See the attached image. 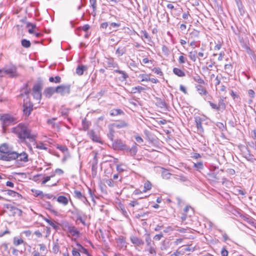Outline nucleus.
<instances>
[{
	"label": "nucleus",
	"instance_id": "obj_1",
	"mask_svg": "<svg viewBox=\"0 0 256 256\" xmlns=\"http://www.w3.org/2000/svg\"><path fill=\"white\" fill-rule=\"evenodd\" d=\"M12 132L16 134L18 137L24 140L28 139L30 142H33L36 140V135L32 134L28 128L22 124H20L12 128Z\"/></svg>",
	"mask_w": 256,
	"mask_h": 256
},
{
	"label": "nucleus",
	"instance_id": "obj_2",
	"mask_svg": "<svg viewBox=\"0 0 256 256\" xmlns=\"http://www.w3.org/2000/svg\"><path fill=\"white\" fill-rule=\"evenodd\" d=\"M0 160L4 161L13 160L16 156V152L14 151L8 145H0Z\"/></svg>",
	"mask_w": 256,
	"mask_h": 256
},
{
	"label": "nucleus",
	"instance_id": "obj_3",
	"mask_svg": "<svg viewBox=\"0 0 256 256\" xmlns=\"http://www.w3.org/2000/svg\"><path fill=\"white\" fill-rule=\"evenodd\" d=\"M112 148L114 150H122L125 154H129L130 156L136 155L138 151V148L136 146H133L131 148L128 146L127 145H112Z\"/></svg>",
	"mask_w": 256,
	"mask_h": 256
},
{
	"label": "nucleus",
	"instance_id": "obj_4",
	"mask_svg": "<svg viewBox=\"0 0 256 256\" xmlns=\"http://www.w3.org/2000/svg\"><path fill=\"white\" fill-rule=\"evenodd\" d=\"M224 172L222 170H214L208 173V176L210 180L218 182L220 180H222V183H224L226 178L222 176Z\"/></svg>",
	"mask_w": 256,
	"mask_h": 256
},
{
	"label": "nucleus",
	"instance_id": "obj_5",
	"mask_svg": "<svg viewBox=\"0 0 256 256\" xmlns=\"http://www.w3.org/2000/svg\"><path fill=\"white\" fill-rule=\"evenodd\" d=\"M33 110V104L28 100H24L23 104L24 114L28 116Z\"/></svg>",
	"mask_w": 256,
	"mask_h": 256
},
{
	"label": "nucleus",
	"instance_id": "obj_6",
	"mask_svg": "<svg viewBox=\"0 0 256 256\" xmlns=\"http://www.w3.org/2000/svg\"><path fill=\"white\" fill-rule=\"evenodd\" d=\"M56 93L62 96L68 94L70 93V84H62L56 87Z\"/></svg>",
	"mask_w": 256,
	"mask_h": 256
},
{
	"label": "nucleus",
	"instance_id": "obj_7",
	"mask_svg": "<svg viewBox=\"0 0 256 256\" xmlns=\"http://www.w3.org/2000/svg\"><path fill=\"white\" fill-rule=\"evenodd\" d=\"M108 132L107 134V136L108 138L114 143L113 144H121L122 142L118 140L115 136V130L110 125L108 126Z\"/></svg>",
	"mask_w": 256,
	"mask_h": 256
},
{
	"label": "nucleus",
	"instance_id": "obj_8",
	"mask_svg": "<svg viewBox=\"0 0 256 256\" xmlns=\"http://www.w3.org/2000/svg\"><path fill=\"white\" fill-rule=\"evenodd\" d=\"M4 74H8L10 78H16L18 75L16 67L12 64L9 67L4 68Z\"/></svg>",
	"mask_w": 256,
	"mask_h": 256
},
{
	"label": "nucleus",
	"instance_id": "obj_9",
	"mask_svg": "<svg viewBox=\"0 0 256 256\" xmlns=\"http://www.w3.org/2000/svg\"><path fill=\"white\" fill-rule=\"evenodd\" d=\"M14 160H16L18 164L20 162H28V154L24 152L20 153L16 152V156H14Z\"/></svg>",
	"mask_w": 256,
	"mask_h": 256
},
{
	"label": "nucleus",
	"instance_id": "obj_10",
	"mask_svg": "<svg viewBox=\"0 0 256 256\" xmlns=\"http://www.w3.org/2000/svg\"><path fill=\"white\" fill-rule=\"evenodd\" d=\"M2 122L3 130H5V127L8 126L14 121V118L9 114H4L0 118Z\"/></svg>",
	"mask_w": 256,
	"mask_h": 256
},
{
	"label": "nucleus",
	"instance_id": "obj_11",
	"mask_svg": "<svg viewBox=\"0 0 256 256\" xmlns=\"http://www.w3.org/2000/svg\"><path fill=\"white\" fill-rule=\"evenodd\" d=\"M69 212H70L74 216H76V220H80L82 223L84 224V220L82 219V216H84V214L82 211L79 210L76 208H74V210H70Z\"/></svg>",
	"mask_w": 256,
	"mask_h": 256
},
{
	"label": "nucleus",
	"instance_id": "obj_12",
	"mask_svg": "<svg viewBox=\"0 0 256 256\" xmlns=\"http://www.w3.org/2000/svg\"><path fill=\"white\" fill-rule=\"evenodd\" d=\"M109 125L110 126H112L114 130L115 128L120 129L128 127V124L124 120L118 121L117 122L110 124Z\"/></svg>",
	"mask_w": 256,
	"mask_h": 256
},
{
	"label": "nucleus",
	"instance_id": "obj_13",
	"mask_svg": "<svg viewBox=\"0 0 256 256\" xmlns=\"http://www.w3.org/2000/svg\"><path fill=\"white\" fill-rule=\"evenodd\" d=\"M242 218L244 221L249 224L251 226L256 228V220L248 215L242 216Z\"/></svg>",
	"mask_w": 256,
	"mask_h": 256
},
{
	"label": "nucleus",
	"instance_id": "obj_14",
	"mask_svg": "<svg viewBox=\"0 0 256 256\" xmlns=\"http://www.w3.org/2000/svg\"><path fill=\"white\" fill-rule=\"evenodd\" d=\"M89 136L93 142L102 143L101 138L94 130H91L90 132Z\"/></svg>",
	"mask_w": 256,
	"mask_h": 256
},
{
	"label": "nucleus",
	"instance_id": "obj_15",
	"mask_svg": "<svg viewBox=\"0 0 256 256\" xmlns=\"http://www.w3.org/2000/svg\"><path fill=\"white\" fill-rule=\"evenodd\" d=\"M203 122H204V120L203 118L198 116L195 118L196 126L197 128L198 131L200 132H204V129L202 126V123Z\"/></svg>",
	"mask_w": 256,
	"mask_h": 256
},
{
	"label": "nucleus",
	"instance_id": "obj_16",
	"mask_svg": "<svg viewBox=\"0 0 256 256\" xmlns=\"http://www.w3.org/2000/svg\"><path fill=\"white\" fill-rule=\"evenodd\" d=\"M55 92L56 93V88L48 87L45 89L44 93L46 98H50Z\"/></svg>",
	"mask_w": 256,
	"mask_h": 256
},
{
	"label": "nucleus",
	"instance_id": "obj_17",
	"mask_svg": "<svg viewBox=\"0 0 256 256\" xmlns=\"http://www.w3.org/2000/svg\"><path fill=\"white\" fill-rule=\"evenodd\" d=\"M136 34L140 36L142 40H144V38H146L148 40V42H152L151 37L149 36L146 30H142L140 32V34H138L136 32Z\"/></svg>",
	"mask_w": 256,
	"mask_h": 256
},
{
	"label": "nucleus",
	"instance_id": "obj_18",
	"mask_svg": "<svg viewBox=\"0 0 256 256\" xmlns=\"http://www.w3.org/2000/svg\"><path fill=\"white\" fill-rule=\"evenodd\" d=\"M114 72L121 75V76L119 78V79L122 82L126 80V79L128 78V74L124 71L116 69L115 70Z\"/></svg>",
	"mask_w": 256,
	"mask_h": 256
},
{
	"label": "nucleus",
	"instance_id": "obj_19",
	"mask_svg": "<svg viewBox=\"0 0 256 256\" xmlns=\"http://www.w3.org/2000/svg\"><path fill=\"white\" fill-rule=\"evenodd\" d=\"M130 241L133 244L137 246H140L144 244V242L141 239L134 236L130 238Z\"/></svg>",
	"mask_w": 256,
	"mask_h": 256
},
{
	"label": "nucleus",
	"instance_id": "obj_20",
	"mask_svg": "<svg viewBox=\"0 0 256 256\" xmlns=\"http://www.w3.org/2000/svg\"><path fill=\"white\" fill-rule=\"evenodd\" d=\"M88 67L84 65H78L76 68V74L78 76H82L83 74L84 71L86 70Z\"/></svg>",
	"mask_w": 256,
	"mask_h": 256
},
{
	"label": "nucleus",
	"instance_id": "obj_21",
	"mask_svg": "<svg viewBox=\"0 0 256 256\" xmlns=\"http://www.w3.org/2000/svg\"><path fill=\"white\" fill-rule=\"evenodd\" d=\"M68 230L72 236L78 237L80 236V233L77 230V229L74 226H70L68 228Z\"/></svg>",
	"mask_w": 256,
	"mask_h": 256
},
{
	"label": "nucleus",
	"instance_id": "obj_22",
	"mask_svg": "<svg viewBox=\"0 0 256 256\" xmlns=\"http://www.w3.org/2000/svg\"><path fill=\"white\" fill-rule=\"evenodd\" d=\"M196 90L202 96V95H206L208 94V92L206 89L203 86H202L200 84H198L196 86Z\"/></svg>",
	"mask_w": 256,
	"mask_h": 256
},
{
	"label": "nucleus",
	"instance_id": "obj_23",
	"mask_svg": "<svg viewBox=\"0 0 256 256\" xmlns=\"http://www.w3.org/2000/svg\"><path fill=\"white\" fill-rule=\"evenodd\" d=\"M94 155L93 158V161L92 162V170H97L98 168V158H97V154L98 153L96 152H94Z\"/></svg>",
	"mask_w": 256,
	"mask_h": 256
},
{
	"label": "nucleus",
	"instance_id": "obj_24",
	"mask_svg": "<svg viewBox=\"0 0 256 256\" xmlns=\"http://www.w3.org/2000/svg\"><path fill=\"white\" fill-rule=\"evenodd\" d=\"M57 201L59 203L62 204L64 206L67 205L68 202V198L63 196H58V198H57Z\"/></svg>",
	"mask_w": 256,
	"mask_h": 256
},
{
	"label": "nucleus",
	"instance_id": "obj_25",
	"mask_svg": "<svg viewBox=\"0 0 256 256\" xmlns=\"http://www.w3.org/2000/svg\"><path fill=\"white\" fill-rule=\"evenodd\" d=\"M118 64L116 62H114L112 59L108 60L106 62V68H118Z\"/></svg>",
	"mask_w": 256,
	"mask_h": 256
},
{
	"label": "nucleus",
	"instance_id": "obj_26",
	"mask_svg": "<svg viewBox=\"0 0 256 256\" xmlns=\"http://www.w3.org/2000/svg\"><path fill=\"white\" fill-rule=\"evenodd\" d=\"M173 72L174 74L180 77H184L186 76L185 72L182 70L174 68H173Z\"/></svg>",
	"mask_w": 256,
	"mask_h": 256
},
{
	"label": "nucleus",
	"instance_id": "obj_27",
	"mask_svg": "<svg viewBox=\"0 0 256 256\" xmlns=\"http://www.w3.org/2000/svg\"><path fill=\"white\" fill-rule=\"evenodd\" d=\"M30 92V88H28V84H24V88L21 90V94L20 95V96H22L24 94L26 95H28Z\"/></svg>",
	"mask_w": 256,
	"mask_h": 256
},
{
	"label": "nucleus",
	"instance_id": "obj_28",
	"mask_svg": "<svg viewBox=\"0 0 256 256\" xmlns=\"http://www.w3.org/2000/svg\"><path fill=\"white\" fill-rule=\"evenodd\" d=\"M218 109L219 111L222 112L223 110H225L226 104L224 102V100L220 98L218 100Z\"/></svg>",
	"mask_w": 256,
	"mask_h": 256
},
{
	"label": "nucleus",
	"instance_id": "obj_29",
	"mask_svg": "<svg viewBox=\"0 0 256 256\" xmlns=\"http://www.w3.org/2000/svg\"><path fill=\"white\" fill-rule=\"evenodd\" d=\"M192 79L196 82L199 84H205V82L204 80H202L201 77L198 74H195L192 76Z\"/></svg>",
	"mask_w": 256,
	"mask_h": 256
},
{
	"label": "nucleus",
	"instance_id": "obj_30",
	"mask_svg": "<svg viewBox=\"0 0 256 256\" xmlns=\"http://www.w3.org/2000/svg\"><path fill=\"white\" fill-rule=\"evenodd\" d=\"M144 90V88L138 86L136 87L132 88H131L130 92L132 94H136V92L140 93L142 90Z\"/></svg>",
	"mask_w": 256,
	"mask_h": 256
},
{
	"label": "nucleus",
	"instance_id": "obj_31",
	"mask_svg": "<svg viewBox=\"0 0 256 256\" xmlns=\"http://www.w3.org/2000/svg\"><path fill=\"white\" fill-rule=\"evenodd\" d=\"M200 32L196 30H194L190 34V38L194 39L198 38Z\"/></svg>",
	"mask_w": 256,
	"mask_h": 256
},
{
	"label": "nucleus",
	"instance_id": "obj_32",
	"mask_svg": "<svg viewBox=\"0 0 256 256\" xmlns=\"http://www.w3.org/2000/svg\"><path fill=\"white\" fill-rule=\"evenodd\" d=\"M126 52V49L125 48H121L119 47L117 48L116 52V54H117L118 56H120L124 54Z\"/></svg>",
	"mask_w": 256,
	"mask_h": 256
},
{
	"label": "nucleus",
	"instance_id": "obj_33",
	"mask_svg": "<svg viewBox=\"0 0 256 256\" xmlns=\"http://www.w3.org/2000/svg\"><path fill=\"white\" fill-rule=\"evenodd\" d=\"M123 114V111L120 109H114L110 112V115L112 116H116Z\"/></svg>",
	"mask_w": 256,
	"mask_h": 256
},
{
	"label": "nucleus",
	"instance_id": "obj_34",
	"mask_svg": "<svg viewBox=\"0 0 256 256\" xmlns=\"http://www.w3.org/2000/svg\"><path fill=\"white\" fill-rule=\"evenodd\" d=\"M197 52L196 50L191 51L188 52V56L190 60L195 62L196 60Z\"/></svg>",
	"mask_w": 256,
	"mask_h": 256
},
{
	"label": "nucleus",
	"instance_id": "obj_35",
	"mask_svg": "<svg viewBox=\"0 0 256 256\" xmlns=\"http://www.w3.org/2000/svg\"><path fill=\"white\" fill-rule=\"evenodd\" d=\"M6 194L12 197L20 198V196H21V195L20 194L12 190H6Z\"/></svg>",
	"mask_w": 256,
	"mask_h": 256
},
{
	"label": "nucleus",
	"instance_id": "obj_36",
	"mask_svg": "<svg viewBox=\"0 0 256 256\" xmlns=\"http://www.w3.org/2000/svg\"><path fill=\"white\" fill-rule=\"evenodd\" d=\"M76 246H78L77 250L80 252H83L86 255L89 254L88 250L86 248H84L81 244H77Z\"/></svg>",
	"mask_w": 256,
	"mask_h": 256
},
{
	"label": "nucleus",
	"instance_id": "obj_37",
	"mask_svg": "<svg viewBox=\"0 0 256 256\" xmlns=\"http://www.w3.org/2000/svg\"><path fill=\"white\" fill-rule=\"evenodd\" d=\"M42 86L40 84H35L32 88L33 92H41Z\"/></svg>",
	"mask_w": 256,
	"mask_h": 256
},
{
	"label": "nucleus",
	"instance_id": "obj_38",
	"mask_svg": "<svg viewBox=\"0 0 256 256\" xmlns=\"http://www.w3.org/2000/svg\"><path fill=\"white\" fill-rule=\"evenodd\" d=\"M145 240L146 244V248L154 245V242H152V240L149 234L146 236Z\"/></svg>",
	"mask_w": 256,
	"mask_h": 256
},
{
	"label": "nucleus",
	"instance_id": "obj_39",
	"mask_svg": "<svg viewBox=\"0 0 256 256\" xmlns=\"http://www.w3.org/2000/svg\"><path fill=\"white\" fill-rule=\"evenodd\" d=\"M21 44L22 46L25 48H28L31 46V43L30 41L26 39L22 40Z\"/></svg>",
	"mask_w": 256,
	"mask_h": 256
},
{
	"label": "nucleus",
	"instance_id": "obj_40",
	"mask_svg": "<svg viewBox=\"0 0 256 256\" xmlns=\"http://www.w3.org/2000/svg\"><path fill=\"white\" fill-rule=\"evenodd\" d=\"M201 150L204 151L206 154L211 156L213 155L214 153L212 152L210 148L208 146H206V145H202V147L200 148Z\"/></svg>",
	"mask_w": 256,
	"mask_h": 256
},
{
	"label": "nucleus",
	"instance_id": "obj_41",
	"mask_svg": "<svg viewBox=\"0 0 256 256\" xmlns=\"http://www.w3.org/2000/svg\"><path fill=\"white\" fill-rule=\"evenodd\" d=\"M49 81L51 82H54V83H60L61 81V78L60 76H56L54 78V77H50L49 78Z\"/></svg>",
	"mask_w": 256,
	"mask_h": 256
},
{
	"label": "nucleus",
	"instance_id": "obj_42",
	"mask_svg": "<svg viewBox=\"0 0 256 256\" xmlns=\"http://www.w3.org/2000/svg\"><path fill=\"white\" fill-rule=\"evenodd\" d=\"M194 167L196 170H202L204 168V165L202 162H198L194 164Z\"/></svg>",
	"mask_w": 256,
	"mask_h": 256
},
{
	"label": "nucleus",
	"instance_id": "obj_43",
	"mask_svg": "<svg viewBox=\"0 0 256 256\" xmlns=\"http://www.w3.org/2000/svg\"><path fill=\"white\" fill-rule=\"evenodd\" d=\"M146 250L150 254H153L154 256L156 255V248L154 246L146 248Z\"/></svg>",
	"mask_w": 256,
	"mask_h": 256
},
{
	"label": "nucleus",
	"instance_id": "obj_44",
	"mask_svg": "<svg viewBox=\"0 0 256 256\" xmlns=\"http://www.w3.org/2000/svg\"><path fill=\"white\" fill-rule=\"evenodd\" d=\"M90 6L92 8L93 12L96 14V0H90Z\"/></svg>",
	"mask_w": 256,
	"mask_h": 256
},
{
	"label": "nucleus",
	"instance_id": "obj_45",
	"mask_svg": "<svg viewBox=\"0 0 256 256\" xmlns=\"http://www.w3.org/2000/svg\"><path fill=\"white\" fill-rule=\"evenodd\" d=\"M138 77L141 78L142 82H148L150 80V76L147 74H140Z\"/></svg>",
	"mask_w": 256,
	"mask_h": 256
},
{
	"label": "nucleus",
	"instance_id": "obj_46",
	"mask_svg": "<svg viewBox=\"0 0 256 256\" xmlns=\"http://www.w3.org/2000/svg\"><path fill=\"white\" fill-rule=\"evenodd\" d=\"M82 124L83 129L84 130H87L89 128L90 123L88 121L86 120V118L82 120Z\"/></svg>",
	"mask_w": 256,
	"mask_h": 256
},
{
	"label": "nucleus",
	"instance_id": "obj_47",
	"mask_svg": "<svg viewBox=\"0 0 256 256\" xmlns=\"http://www.w3.org/2000/svg\"><path fill=\"white\" fill-rule=\"evenodd\" d=\"M44 220L50 226H52L55 230H57L58 228V226L56 224L52 221L50 220H49L47 218H44Z\"/></svg>",
	"mask_w": 256,
	"mask_h": 256
},
{
	"label": "nucleus",
	"instance_id": "obj_48",
	"mask_svg": "<svg viewBox=\"0 0 256 256\" xmlns=\"http://www.w3.org/2000/svg\"><path fill=\"white\" fill-rule=\"evenodd\" d=\"M152 188L151 183L148 181L144 184V188L142 190L143 192H146L147 190H150Z\"/></svg>",
	"mask_w": 256,
	"mask_h": 256
},
{
	"label": "nucleus",
	"instance_id": "obj_49",
	"mask_svg": "<svg viewBox=\"0 0 256 256\" xmlns=\"http://www.w3.org/2000/svg\"><path fill=\"white\" fill-rule=\"evenodd\" d=\"M171 175L172 174L166 170H164L162 173V176L164 179H169Z\"/></svg>",
	"mask_w": 256,
	"mask_h": 256
},
{
	"label": "nucleus",
	"instance_id": "obj_50",
	"mask_svg": "<svg viewBox=\"0 0 256 256\" xmlns=\"http://www.w3.org/2000/svg\"><path fill=\"white\" fill-rule=\"evenodd\" d=\"M116 243L118 245L123 246L126 244V241L123 237H120L116 240Z\"/></svg>",
	"mask_w": 256,
	"mask_h": 256
},
{
	"label": "nucleus",
	"instance_id": "obj_51",
	"mask_svg": "<svg viewBox=\"0 0 256 256\" xmlns=\"http://www.w3.org/2000/svg\"><path fill=\"white\" fill-rule=\"evenodd\" d=\"M23 242L24 240L22 238H18L16 237L14 238V244L16 246L21 244Z\"/></svg>",
	"mask_w": 256,
	"mask_h": 256
},
{
	"label": "nucleus",
	"instance_id": "obj_52",
	"mask_svg": "<svg viewBox=\"0 0 256 256\" xmlns=\"http://www.w3.org/2000/svg\"><path fill=\"white\" fill-rule=\"evenodd\" d=\"M26 26L27 27H30V26L31 27V28H30L28 30V32L30 34H34V30L36 28V26L35 24H31L30 22H28Z\"/></svg>",
	"mask_w": 256,
	"mask_h": 256
},
{
	"label": "nucleus",
	"instance_id": "obj_53",
	"mask_svg": "<svg viewBox=\"0 0 256 256\" xmlns=\"http://www.w3.org/2000/svg\"><path fill=\"white\" fill-rule=\"evenodd\" d=\"M122 214L125 216L127 217L128 216V212H127L126 211L124 206L122 205V204H120L119 205V208H118Z\"/></svg>",
	"mask_w": 256,
	"mask_h": 256
},
{
	"label": "nucleus",
	"instance_id": "obj_54",
	"mask_svg": "<svg viewBox=\"0 0 256 256\" xmlns=\"http://www.w3.org/2000/svg\"><path fill=\"white\" fill-rule=\"evenodd\" d=\"M152 72H154L155 74L160 76H162L163 75V72L161 70V69L159 68H154L152 70Z\"/></svg>",
	"mask_w": 256,
	"mask_h": 256
},
{
	"label": "nucleus",
	"instance_id": "obj_55",
	"mask_svg": "<svg viewBox=\"0 0 256 256\" xmlns=\"http://www.w3.org/2000/svg\"><path fill=\"white\" fill-rule=\"evenodd\" d=\"M12 213L14 216L18 215V216H20L22 214V210L17 208H14V210H13Z\"/></svg>",
	"mask_w": 256,
	"mask_h": 256
},
{
	"label": "nucleus",
	"instance_id": "obj_56",
	"mask_svg": "<svg viewBox=\"0 0 256 256\" xmlns=\"http://www.w3.org/2000/svg\"><path fill=\"white\" fill-rule=\"evenodd\" d=\"M59 246L58 243H54L52 247V250L54 254H57L59 251Z\"/></svg>",
	"mask_w": 256,
	"mask_h": 256
},
{
	"label": "nucleus",
	"instance_id": "obj_57",
	"mask_svg": "<svg viewBox=\"0 0 256 256\" xmlns=\"http://www.w3.org/2000/svg\"><path fill=\"white\" fill-rule=\"evenodd\" d=\"M232 66L231 64H226L224 65V70L227 73L232 72Z\"/></svg>",
	"mask_w": 256,
	"mask_h": 256
},
{
	"label": "nucleus",
	"instance_id": "obj_58",
	"mask_svg": "<svg viewBox=\"0 0 256 256\" xmlns=\"http://www.w3.org/2000/svg\"><path fill=\"white\" fill-rule=\"evenodd\" d=\"M54 176V174H52L50 176H47L44 178V180L42 182V184H46L48 181H49Z\"/></svg>",
	"mask_w": 256,
	"mask_h": 256
},
{
	"label": "nucleus",
	"instance_id": "obj_59",
	"mask_svg": "<svg viewBox=\"0 0 256 256\" xmlns=\"http://www.w3.org/2000/svg\"><path fill=\"white\" fill-rule=\"evenodd\" d=\"M74 196L76 198L80 199V198L82 196L83 194L80 191L74 190Z\"/></svg>",
	"mask_w": 256,
	"mask_h": 256
},
{
	"label": "nucleus",
	"instance_id": "obj_60",
	"mask_svg": "<svg viewBox=\"0 0 256 256\" xmlns=\"http://www.w3.org/2000/svg\"><path fill=\"white\" fill-rule=\"evenodd\" d=\"M178 60L180 64H184L186 62V58L183 55H181L179 56Z\"/></svg>",
	"mask_w": 256,
	"mask_h": 256
},
{
	"label": "nucleus",
	"instance_id": "obj_61",
	"mask_svg": "<svg viewBox=\"0 0 256 256\" xmlns=\"http://www.w3.org/2000/svg\"><path fill=\"white\" fill-rule=\"evenodd\" d=\"M57 148L64 152L68 151V148L66 145H57Z\"/></svg>",
	"mask_w": 256,
	"mask_h": 256
},
{
	"label": "nucleus",
	"instance_id": "obj_62",
	"mask_svg": "<svg viewBox=\"0 0 256 256\" xmlns=\"http://www.w3.org/2000/svg\"><path fill=\"white\" fill-rule=\"evenodd\" d=\"M33 96L34 98L40 100L42 97V93L33 92Z\"/></svg>",
	"mask_w": 256,
	"mask_h": 256
},
{
	"label": "nucleus",
	"instance_id": "obj_63",
	"mask_svg": "<svg viewBox=\"0 0 256 256\" xmlns=\"http://www.w3.org/2000/svg\"><path fill=\"white\" fill-rule=\"evenodd\" d=\"M72 256H80V254L76 248H73L72 250Z\"/></svg>",
	"mask_w": 256,
	"mask_h": 256
},
{
	"label": "nucleus",
	"instance_id": "obj_64",
	"mask_svg": "<svg viewBox=\"0 0 256 256\" xmlns=\"http://www.w3.org/2000/svg\"><path fill=\"white\" fill-rule=\"evenodd\" d=\"M162 50V52L166 55H168L169 54V50L168 48L166 46H163Z\"/></svg>",
	"mask_w": 256,
	"mask_h": 256
}]
</instances>
